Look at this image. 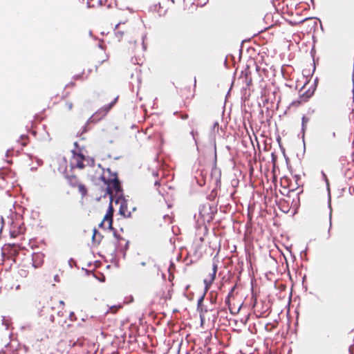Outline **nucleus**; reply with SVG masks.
Listing matches in <instances>:
<instances>
[{
  "instance_id": "6",
  "label": "nucleus",
  "mask_w": 354,
  "mask_h": 354,
  "mask_svg": "<svg viewBox=\"0 0 354 354\" xmlns=\"http://www.w3.org/2000/svg\"><path fill=\"white\" fill-rule=\"evenodd\" d=\"M85 160V157L83 154L80 153H77L75 151H73V156L71 160V165L73 168H79L83 169L85 167V165L84 161Z\"/></svg>"
},
{
  "instance_id": "24",
  "label": "nucleus",
  "mask_w": 354,
  "mask_h": 354,
  "mask_svg": "<svg viewBox=\"0 0 354 354\" xmlns=\"http://www.w3.org/2000/svg\"><path fill=\"white\" fill-rule=\"evenodd\" d=\"M302 122H303V124H304V122H307V119L306 118V117H305V116H304V117L302 118Z\"/></svg>"
},
{
  "instance_id": "15",
  "label": "nucleus",
  "mask_w": 354,
  "mask_h": 354,
  "mask_svg": "<svg viewBox=\"0 0 354 354\" xmlns=\"http://www.w3.org/2000/svg\"><path fill=\"white\" fill-rule=\"evenodd\" d=\"M122 308V306L121 304L111 306L109 307V310L106 312V313H111L115 314Z\"/></svg>"
},
{
  "instance_id": "20",
  "label": "nucleus",
  "mask_w": 354,
  "mask_h": 354,
  "mask_svg": "<svg viewBox=\"0 0 354 354\" xmlns=\"http://www.w3.org/2000/svg\"><path fill=\"white\" fill-rule=\"evenodd\" d=\"M146 264H147V263H145V262H142V263H141V265H142V266H145ZM147 264L149 265V268H152L153 267H154V265H153V261H149L147 262Z\"/></svg>"
},
{
  "instance_id": "10",
  "label": "nucleus",
  "mask_w": 354,
  "mask_h": 354,
  "mask_svg": "<svg viewBox=\"0 0 354 354\" xmlns=\"http://www.w3.org/2000/svg\"><path fill=\"white\" fill-rule=\"evenodd\" d=\"M120 203L119 214L123 217H130L131 212L127 209V205L126 202L122 199L120 201V199L117 200V203Z\"/></svg>"
},
{
  "instance_id": "13",
  "label": "nucleus",
  "mask_w": 354,
  "mask_h": 354,
  "mask_svg": "<svg viewBox=\"0 0 354 354\" xmlns=\"http://www.w3.org/2000/svg\"><path fill=\"white\" fill-rule=\"evenodd\" d=\"M241 77L244 78L245 84L247 86H250L252 84V78L250 77V72L248 71H245L242 72Z\"/></svg>"
},
{
  "instance_id": "9",
  "label": "nucleus",
  "mask_w": 354,
  "mask_h": 354,
  "mask_svg": "<svg viewBox=\"0 0 354 354\" xmlns=\"http://www.w3.org/2000/svg\"><path fill=\"white\" fill-rule=\"evenodd\" d=\"M44 255L42 253H34L32 255V266L37 268L40 267L44 262Z\"/></svg>"
},
{
  "instance_id": "26",
  "label": "nucleus",
  "mask_w": 354,
  "mask_h": 354,
  "mask_svg": "<svg viewBox=\"0 0 354 354\" xmlns=\"http://www.w3.org/2000/svg\"><path fill=\"white\" fill-rule=\"evenodd\" d=\"M71 85V86H75V84L74 83H70L69 84H68V86Z\"/></svg>"
},
{
  "instance_id": "7",
  "label": "nucleus",
  "mask_w": 354,
  "mask_h": 354,
  "mask_svg": "<svg viewBox=\"0 0 354 354\" xmlns=\"http://www.w3.org/2000/svg\"><path fill=\"white\" fill-rule=\"evenodd\" d=\"M254 313L257 317H263L266 316V314L268 313L269 306L264 301L258 303L255 301L253 305Z\"/></svg>"
},
{
  "instance_id": "8",
  "label": "nucleus",
  "mask_w": 354,
  "mask_h": 354,
  "mask_svg": "<svg viewBox=\"0 0 354 354\" xmlns=\"http://www.w3.org/2000/svg\"><path fill=\"white\" fill-rule=\"evenodd\" d=\"M127 20L124 21H119L115 26V35L120 41L124 35L129 33V27L126 26Z\"/></svg>"
},
{
  "instance_id": "22",
  "label": "nucleus",
  "mask_w": 354,
  "mask_h": 354,
  "mask_svg": "<svg viewBox=\"0 0 354 354\" xmlns=\"http://www.w3.org/2000/svg\"><path fill=\"white\" fill-rule=\"evenodd\" d=\"M77 341H78V346H82L83 344H84V341L83 340H80V339H78Z\"/></svg>"
},
{
  "instance_id": "23",
  "label": "nucleus",
  "mask_w": 354,
  "mask_h": 354,
  "mask_svg": "<svg viewBox=\"0 0 354 354\" xmlns=\"http://www.w3.org/2000/svg\"><path fill=\"white\" fill-rule=\"evenodd\" d=\"M78 346V341L74 342L72 344V346L75 347Z\"/></svg>"
},
{
  "instance_id": "19",
  "label": "nucleus",
  "mask_w": 354,
  "mask_h": 354,
  "mask_svg": "<svg viewBox=\"0 0 354 354\" xmlns=\"http://www.w3.org/2000/svg\"><path fill=\"white\" fill-rule=\"evenodd\" d=\"M109 59V56L107 55H104V57L101 60H98L97 63L98 65H100L103 64L104 62H106Z\"/></svg>"
},
{
  "instance_id": "28",
  "label": "nucleus",
  "mask_w": 354,
  "mask_h": 354,
  "mask_svg": "<svg viewBox=\"0 0 354 354\" xmlns=\"http://www.w3.org/2000/svg\"><path fill=\"white\" fill-rule=\"evenodd\" d=\"M158 192H159L160 194H162L161 190H160V189H158Z\"/></svg>"
},
{
  "instance_id": "17",
  "label": "nucleus",
  "mask_w": 354,
  "mask_h": 354,
  "mask_svg": "<svg viewBox=\"0 0 354 354\" xmlns=\"http://www.w3.org/2000/svg\"><path fill=\"white\" fill-rule=\"evenodd\" d=\"M100 234L97 233V230L94 229L93 234V241L97 242L98 243L100 242L101 239H100Z\"/></svg>"
},
{
  "instance_id": "11",
  "label": "nucleus",
  "mask_w": 354,
  "mask_h": 354,
  "mask_svg": "<svg viewBox=\"0 0 354 354\" xmlns=\"http://www.w3.org/2000/svg\"><path fill=\"white\" fill-rule=\"evenodd\" d=\"M74 108V104L72 101L68 100H64V104L63 105V111L65 113H71L73 111Z\"/></svg>"
},
{
  "instance_id": "21",
  "label": "nucleus",
  "mask_w": 354,
  "mask_h": 354,
  "mask_svg": "<svg viewBox=\"0 0 354 354\" xmlns=\"http://www.w3.org/2000/svg\"><path fill=\"white\" fill-rule=\"evenodd\" d=\"M205 315L201 314V324H203V323L205 322Z\"/></svg>"
},
{
  "instance_id": "5",
  "label": "nucleus",
  "mask_w": 354,
  "mask_h": 354,
  "mask_svg": "<svg viewBox=\"0 0 354 354\" xmlns=\"http://www.w3.org/2000/svg\"><path fill=\"white\" fill-rule=\"evenodd\" d=\"M315 86L314 84L306 82L299 91V95L303 98V101L308 102L314 95Z\"/></svg>"
},
{
  "instance_id": "1",
  "label": "nucleus",
  "mask_w": 354,
  "mask_h": 354,
  "mask_svg": "<svg viewBox=\"0 0 354 354\" xmlns=\"http://www.w3.org/2000/svg\"><path fill=\"white\" fill-rule=\"evenodd\" d=\"M101 179L106 185V190L107 192L111 195V200H113L112 195L114 193L116 195L122 194V189L120 185V182L115 172H113L109 168L104 169L101 176ZM113 212L114 209L112 205V202H110L108 210L104 215L103 220L100 224V227L107 229H113L112 225Z\"/></svg>"
},
{
  "instance_id": "27",
  "label": "nucleus",
  "mask_w": 354,
  "mask_h": 354,
  "mask_svg": "<svg viewBox=\"0 0 354 354\" xmlns=\"http://www.w3.org/2000/svg\"><path fill=\"white\" fill-rule=\"evenodd\" d=\"M97 68H98V65H95V71L96 72L97 71Z\"/></svg>"
},
{
  "instance_id": "29",
  "label": "nucleus",
  "mask_w": 354,
  "mask_h": 354,
  "mask_svg": "<svg viewBox=\"0 0 354 354\" xmlns=\"http://www.w3.org/2000/svg\"><path fill=\"white\" fill-rule=\"evenodd\" d=\"M70 326H71V324H66V326H67V327H69Z\"/></svg>"
},
{
  "instance_id": "18",
  "label": "nucleus",
  "mask_w": 354,
  "mask_h": 354,
  "mask_svg": "<svg viewBox=\"0 0 354 354\" xmlns=\"http://www.w3.org/2000/svg\"><path fill=\"white\" fill-rule=\"evenodd\" d=\"M216 270H217V266H216V265L214 264V267H213V272L210 277V281H212L215 279Z\"/></svg>"
},
{
  "instance_id": "2",
  "label": "nucleus",
  "mask_w": 354,
  "mask_h": 354,
  "mask_svg": "<svg viewBox=\"0 0 354 354\" xmlns=\"http://www.w3.org/2000/svg\"><path fill=\"white\" fill-rule=\"evenodd\" d=\"M41 315L51 313L49 316L50 322L57 323L58 325L65 327L66 324L67 312L65 310V304L63 301L57 298L50 299L47 306L44 307L41 310ZM71 322L76 320L75 315L73 312H71L68 315Z\"/></svg>"
},
{
  "instance_id": "4",
  "label": "nucleus",
  "mask_w": 354,
  "mask_h": 354,
  "mask_svg": "<svg viewBox=\"0 0 354 354\" xmlns=\"http://www.w3.org/2000/svg\"><path fill=\"white\" fill-rule=\"evenodd\" d=\"M65 178L70 187L73 188H77L79 193L81 194L82 198L88 195V189L86 186L80 181L77 176L66 175Z\"/></svg>"
},
{
  "instance_id": "16",
  "label": "nucleus",
  "mask_w": 354,
  "mask_h": 354,
  "mask_svg": "<svg viewBox=\"0 0 354 354\" xmlns=\"http://www.w3.org/2000/svg\"><path fill=\"white\" fill-rule=\"evenodd\" d=\"M305 102H306V101H303V98H301V96L299 95V99L292 102L291 104H290V106H294V107H298V106H299L300 105H301L302 104H304Z\"/></svg>"
},
{
  "instance_id": "14",
  "label": "nucleus",
  "mask_w": 354,
  "mask_h": 354,
  "mask_svg": "<svg viewBox=\"0 0 354 354\" xmlns=\"http://www.w3.org/2000/svg\"><path fill=\"white\" fill-rule=\"evenodd\" d=\"M91 71H92L91 69H88L87 71H85L84 70H83L81 73L77 74V75L75 76V79H77V80L86 79L90 75Z\"/></svg>"
},
{
  "instance_id": "3",
  "label": "nucleus",
  "mask_w": 354,
  "mask_h": 354,
  "mask_svg": "<svg viewBox=\"0 0 354 354\" xmlns=\"http://www.w3.org/2000/svg\"><path fill=\"white\" fill-rule=\"evenodd\" d=\"M118 95L114 96L110 103L100 108L90 117L88 120V123H96L103 119L115 106L118 102Z\"/></svg>"
},
{
  "instance_id": "12",
  "label": "nucleus",
  "mask_w": 354,
  "mask_h": 354,
  "mask_svg": "<svg viewBox=\"0 0 354 354\" xmlns=\"http://www.w3.org/2000/svg\"><path fill=\"white\" fill-rule=\"evenodd\" d=\"M182 96L185 97V103H189L192 97H194V94L192 93L190 88H185L182 91Z\"/></svg>"
},
{
  "instance_id": "25",
  "label": "nucleus",
  "mask_w": 354,
  "mask_h": 354,
  "mask_svg": "<svg viewBox=\"0 0 354 354\" xmlns=\"http://www.w3.org/2000/svg\"><path fill=\"white\" fill-rule=\"evenodd\" d=\"M160 182H158V181H156V182H155V185H156H156L160 186Z\"/></svg>"
}]
</instances>
